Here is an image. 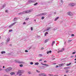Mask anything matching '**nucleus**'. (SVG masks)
<instances>
[{"mask_svg":"<svg viewBox=\"0 0 76 76\" xmlns=\"http://www.w3.org/2000/svg\"><path fill=\"white\" fill-rule=\"evenodd\" d=\"M62 51H64V48H63L62 49Z\"/></svg>","mask_w":76,"mask_h":76,"instance_id":"nucleus-56","label":"nucleus"},{"mask_svg":"<svg viewBox=\"0 0 76 76\" xmlns=\"http://www.w3.org/2000/svg\"><path fill=\"white\" fill-rule=\"evenodd\" d=\"M35 65H38L39 64V63L38 62H37L36 63H35Z\"/></svg>","mask_w":76,"mask_h":76,"instance_id":"nucleus-26","label":"nucleus"},{"mask_svg":"<svg viewBox=\"0 0 76 76\" xmlns=\"http://www.w3.org/2000/svg\"><path fill=\"white\" fill-rule=\"evenodd\" d=\"M29 19V18H26L25 19V20H28V19Z\"/></svg>","mask_w":76,"mask_h":76,"instance_id":"nucleus-29","label":"nucleus"},{"mask_svg":"<svg viewBox=\"0 0 76 76\" xmlns=\"http://www.w3.org/2000/svg\"><path fill=\"white\" fill-rule=\"evenodd\" d=\"M44 50V48L43 47H42L41 48V50Z\"/></svg>","mask_w":76,"mask_h":76,"instance_id":"nucleus-43","label":"nucleus"},{"mask_svg":"<svg viewBox=\"0 0 76 76\" xmlns=\"http://www.w3.org/2000/svg\"><path fill=\"white\" fill-rule=\"evenodd\" d=\"M3 70V69L0 68V71H1V70Z\"/></svg>","mask_w":76,"mask_h":76,"instance_id":"nucleus-57","label":"nucleus"},{"mask_svg":"<svg viewBox=\"0 0 76 76\" xmlns=\"http://www.w3.org/2000/svg\"><path fill=\"white\" fill-rule=\"evenodd\" d=\"M16 23V22H14L13 23H12L11 24L12 25V26H13V25H15Z\"/></svg>","mask_w":76,"mask_h":76,"instance_id":"nucleus-24","label":"nucleus"},{"mask_svg":"<svg viewBox=\"0 0 76 76\" xmlns=\"http://www.w3.org/2000/svg\"><path fill=\"white\" fill-rule=\"evenodd\" d=\"M52 44H55V41H53L52 42Z\"/></svg>","mask_w":76,"mask_h":76,"instance_id":"nucleus-46","label":"nucleus"},{"mask_svg":"<svg viewBox=\"0 0 76 76\" xmlns=\"http://www.w3.org/2000/svg\"><path fill=\"white\" fill-rule=\"evenodd\" d=\"M64 64L63 63L61 64H59V67H61V66H63Z\"/></svg>","mask_w":76,"mask_h":76,"instance_id":"nucleus-12","label":"nucleus"},{"mask_svg":"<svg viewBox=\"0 0 76 76\" xmlns=\"http://www.w3.org/2000/svg\"><path fill=\"white\" fill-rule=\"evenodd\" d=\"M6 4H4L2 7H1V9H3V8H4V7H6Z\"/></svg>","mask_w":76,"mask_h":76,"instance_id":"nucleus-10","label":"nucleus"},{"mask_svg":"<svg viewBox=\"0 0 76 76\" xmlns=\"http://www.w3.org/2000/svg\"><path fill=\"white\" fill-rule=\"evenodd\" d=\"M48 75H49V76H52V75H50V74H48Z\"/></svg>","mask_w":76,"mask_h":76,"instance_id":"nucleus-59","label":"nucleus"},{"mask_svg":"<svg viewBox=\"0 0 76 76\" xmlns=\"http://www.w3.org/2000/svg\"><path fill=\"white\" fill-rule=\"evenodd\" d=\"M12 26H12V24H11L9 26V27L11 28V27H12Z\"/></svg>","mask_w":76,"mask_h":76,"instance_id":"nucleus-32","label":"nucleus"},{"mask_svg":"<svg viewBox=\"0 0 76 76\" xmlns=\"http://www.w3.org/2000/svg\"><path fill=\"white\" fill-rule=\"evenodd\" d=\"M16 23V22H14L13 23H12L11 24L12 25V26H13V25H15Z\"/></svg>","mask_w":76,"mask_h":76,"instance_id":"nucleus-23","label":"nucleus"},{"mask_svg":"<svg viewBox=\"0 0 76 76\" xmlns=\"http://www.w3.org/2000/svg\"><path fill=\"white\" fill-rule=\"evenodd\" d=\"M74 60H75V61H76V58Z\"/></svg>","mask_w":76,"mask_h":76,"instance_id":"nucleus-63","label":"nucleus"},{"mask_svg":"<svg viewBox=\"0 0 76 76\" xmlns=\"http://www.w3.org/2000/svg\"><path fill=\"white\" fill-rule=\"evenodd\" d=\"M46 61H44V62H46Z\"/></svg>","mask_w":76,"mask_h":76,"instance_id":"nucleus-64","label":"nucleus"},{"mask_svg":"<svg viewBox=\"0 0 76 76\" xmlns=\"http://www.w3.org/2000/svg\"><path fill=\"white\" fill-rule=\"evenodd\" d=\"M42 60V59H40L39 61H41Z\"/></svg>","mask_w":76,"mask_h":76,"instance_id":"nucleus-55","label":"nucleus"},{"mask_svg":"<svg viewBox=\"0 0 76 76\" xmlns=\"http://www.w3.org/2000/svg\"><path fill=\"white\" fill-rule=\"evenodd\" d=\"M75 53H76L75 52H73L72 54H75Z\"/></svg>","mask_w":76,"mask_h":76,"instance_id":"nucleus-49","label":"nucleus"},{"mask_svg":"<svg viewBox=\"0 0 76 76\" xmlns=\"http://www.w3.org/2000/svg\"><path fill=\"white\" fill-rule=\"evenodd\" d=\"M19 66H20V67H23V65L22 64L20 65Z\"/></svg>","mask_w":76,"mask_h":76,"instance_id":"nucleus-30","label":"nucleus"},{"mask_svg":"<svg viewBox=\"0 0 76 76\" xmlns=\"http://www.w3.org/2000/svg\"><path fill=\"white\" fill-rule=\"evenodd\" d=\"M56 68H57V67H58V65H56Z\"/></svg>","mask_w":76,"mask_h":76,"instance_id":"nucleus-48","label":"nucleus"},{"mask_svg":"<svg viewBox=\"0 0 76 76\" xmlns=\"http://www.w3.org/2000/svg\"><path fill=\"white\" fill-rule=\"evenodd\" d=\"M75 36V35L73 34H71V37H74Z\"/></svg>","mask_w":76,"mask_h":76,"instance_id":"nucleus-35","label":"nucleus"},{"mask_svg":"<svg viewBox=\"0 0 76 76\" xmlns=\"http://www.w3.org/2000/svg\"><path fill=\"white\" fill-rule=\"evenodd\" d=\"M9 40H10V38H8L7 40V42H9Z\"/></svg>","mask_w":76,"mask_h":76,"instance_id":"nucleus-20","label":"nucleus"},{"mask_svg":"<svg viewBox=\"0 0 76 76\" xmlns=\"http://www.w3.org/2000/svg\"><path fill=\"white\" fill-rule=\"evenodd\" d=\"M10 75H15V73L12 72L10 73Z\"/></svg>","mask_w":76,"mask_h":76,"instance_id":"nucleus-14","label":"nucleus"},{"mask_svg":"<svg viewBox=\"0 0 76 76\" xmlns=\"http://www.w3.org/2000/svg\"><path fill=\"white\" fill-rule=\"evenodd\" d=\"M68 15L69 16H72V12H68L67 13Z\"/></svg>","mask_w":76,"mask_h":76,"instance_id":"nucleus-8","label":"nucleus"},{"mask_svg":"<svg viewBox=\"0 0 76 76\" xmlns=\"http://www.w3.org/2000/svg\"><path fill=\"white\" fill-rule=\"evenodd\" d=\"M72 64V63H70L69 64H67L66 65V66H70V64Z\"/></svg>","mask_w":76,"mask_h":76,"instance_id":"nucleus-27","label":"nucleus"},{"mask_svg":"<svg viewBox=\"0 0 76 76\" xmlns=\"http://www.w3.org/2000/svg\"><path fill=\"white\" fill-rule=\"evenodd\" d=\"M25 52H26V53H28V51L26 50H25Z\"/></svg>","mask_w":76,"mask_h":76,"instance_id":"nucleus-47","label":"nucleus"},{"mask_svg":"<svg viewBox=\"0 0 76 76\" xmlns=\"http://www.w3.org/2000/svg\"><path fill=\"white\" fill-rule=\"evenodd\" d=\"M6 53V52L4 51H2L1 52V54H5Z\"/></svg>","mask_w":76,"mask_h":76,"instance_id":"nucleus-21","label":"nucleus"},{"mask_svg":"<svg viewBox=\"0 0 76 76\" xmlns=\"http://www.w3.org/2000/svg\"><path fill=\"white\" fill-rule=\"evenodd\" d=\"M10 46H12V44H10Z\"/></svg>","mask_w":76,"mask_h":76,"instance_id":"nucleus-60","label":"nucleus"},{"mask_svg":"<svg viewBox=\"0 0 76 76\" xmlns=\"http://www.w3.org/2000/svg\"><path fill=\"white\" fill-rule=\"evenodd\" d=\"M72 41V40H69L68 41V42H70Z\"/></svg>","mask_w":76,"mask_h":76,"instance_id":"nucleus-31","label":"nucleus"},{"mask_svg":"<svg viewBox=\"0 0 76 76\" xmlns=\"http://www.w3.org/2000/svg\"><path fill=\"white\" fill-rule=\"evenodd\" d=\"M18 20V18H15L13 20L14 21H16Z\"/></svg>","mask_w":76,"mask_h":76,"instance_id":"nucleus-18","label":"nucleus"},{"mask_svg":"<svg viewBox=\"0 0 76 76\" xmlns=\"http://www.w3.org/2000/svg\"><path fill=\"white\" fill-rule=\"evenodd\" d=\"M61 3H62L61 4L60 3V5H62V4H63V1L61 0Z\"/></svg>","mask_w":76,"mask_h":76,"instance_id":"nucleus-17","label":"nucleus"},{"mask_svg":"<svg viewBox=\"0 0 76 76\" xmlns=\"http://www.w3.org/2000/svg\"><path fill=\"white\" fill-rule=\"evenodd\" d=\"M47 53L48 54H49V51H48L47 52Z\"/></svg>","mask_w":76,"mask_h":76,"instance_id":"nucleus-53","label":"nucleus"},{"mask_svg":"<svg viewBox=\"0 0 76 76\" xmlns=\"http://www.w3.org/2000/svg\"><path fill=\"white\" fill-rule=\"evenodd\" d=\"M24 72V71L23 70H19L17 73V75L18 76H21L22 73Z\"/></svg>","mask_w":76,"mask_h":76,"instance_id":"nucleus-2","label":"nucleus"},{"mask_svg":"<svg viewBox=\"0 0 76 76\" xmlns=\"http://www.w3.org/2000/svg\"><path fill=\"white\" fill-rule=\"evenodd\" d=\"M31 48H32V47L30 46V47L29 48V50H30V49H31Z\"/></svg>","mask_w":76,"mask_h":76,"instance_id":"nucleus-50","label":"nucleus"},{"mask_svg":"<svg viewBox=\"0 0 76 76\" xmlns=\"http://www.w3.org/2000/svg\"><path fill=\"white\" fill-rule=\"evenodd\" d=\"M42 16V13L39 14L37 15V16Z\"/></svg>","mask_w":76,"mask_h":76,"instance_id":"nucleus-16","label":"nucleus"},{"mask_svg":"<svg viewBox=\"0 0 76 76\" xmlns=\"http://www.w3.org/2000/svg\"><path fill=\"white\" fill-rule=\"evenodd\" d=\"M31 31H33V28H32V27H31Z\"/></svg>","mask_w":76,"mask_h":76,"instance_id":"nucleus-44","label":"nucleus"},{"mask_svg":"<svg viewBox=\"0 0 76 76\" xmlns=\"http://www.w3.org/2000/svg\"><path fill=\"white\" fill-rule=\"evenodd\" d=\"M53 44H53L52 43V46H53Z\"/></svg>","mask_w":76,"mask_h":76,"instance_id":"nucleus-58","label":"nucleus"},{"mask_svg":"<svg viewBox=\"0 0 76 76\" xmlns=\"http://www.w3.org/2000/svg\"><path fill=\"white\" fill-rule=\"evenodd\" d=\"M31 12H32V11H31V10H27V11L23 12H20L18 14V15H23V14H25V13H30Z\"/></svg>","mask_w":76,"mask_h":76,"instance_id":"nucleus-1","label":"nucleus"},{"mask_svg":"<svg viewBox=\"0 0 76 76\" xmlns=\"http://www.w3.org/2000/svg\"><path fill=\"white\" fill-rule=\"evenodd\" d=\"M69 72V70H67L66 71V73H68Z\"/></svg>","mask_w":76,"mask_h":76,"instance_id":"nucleus-39","label":"nucleus"},{"mask_svg":"<svg viewBox=\"0 0 76 76\" xmlns=\"http://www.w3.org/2000/svg\"><path fill=\"white\" fill-rule=\"evenodd\" d=\"M70 57L71 58H73V57H74V56H70Z\"/></svg>","mask_w":76,"mask_h":76,"instance_id":"nucleus-34","label":"nucleus"},{"mask_svg":"<svg viewBox=\"0 0 76 76\" xmlns=\"http://www.w3.org/2000/svg\"><path fill=\"white\" fill-rule=\"evenodd\" d=\"M37 4H38V3H36L34 4V6H36V5H37Z\"/></svg>","mask_w":76,"mask_h":76,"instance_id":"nucleus-33","label":"nucleus"},{"mask_svg":"<svg viewBox=\"0 0 76 76\" xmlns=\"http://www.w3.org/2000/svg\"><path fill=\"white\" fill-rule=\"evenodd\" d=\"M30 64H31V65H32V64H34V63L31 62H30Z\"/></svg>","mask_w":76,"mask_h":76,"instance_id":"nucleus-36","label":"nucleus"},{"mask_svg":"<svg viewBox=\"0 0 76 76\" xmlns=\"http://www.w3.org/2000/svg\"><path fill=\"white\" fill-rule=\"evenodd\" d=\"M36 71H37V72L38 73H40V71H39L38 70H36Z\"/></svg>","mask_w":76,"mask_h":76,"instance_id":"nucleus-38","label":"nucleus"},{"mask_svg":"<svg viewBox=\"0 0 76 76\" xmlns=\"http://www.w3.org/2000/svg\"><path fill=\"white\" fill-rule=\"evenodd\" d=\"M48 32H46L45 33V36H47V34H48Z\"/></svg>","mask_w":76,"mask_h":76,"instance_id":"nucleus-22","label":"nucleus"},{"mask_svg":"<svg viewBox=\"0 0 76 76\" xmlns=\"http://www.w3.org/2000/svg\"><path fill=\"white\" fill-rule=\"evenodd\" d=\"M39 57H41V56H42V55L41 54H40L39 55Z\"/></svg>","mask_w":76,"mask_h":76,"instance_id":"nucleus-37","label":"nucleus"},{"mask_svg":"<svg viewBox=\"0 0 76 76\" xmlns=\"http://www.w3.org/2000/svg\"><path fill=\"white\" fill-rule=\"evenodd\" d=\"M49 40H50V39H46L45 41V43H46V42H48V41H49Z\"/></svg>","mask_w":76,"mask_h":76,"instance_id":"nucleus-13","label":"nucleus"},{"mask_svg":"<svg viewBox=\"0 0 76 76\" xmlns=\"http://www.w3.org/2000/svg\"><path fill=\"white\" fill-rule=\"evenodd\" d=\"M3 68H4V66H3Z\"/></svg>","mask_w":76,"mask_h":76,"instance_id":"nucleus-62","label":"nucleus"},{"mask_svg":"<svg viewBox=\"0 0 76 76\" xmlns=\"http://www.w3.org/2000/svg\"><path fill=\"white\" fill-rule=\"evenodd\" d=\"M47 15V12H45L44 13H42V15Z\"/></svg>","mask_w":76,"mask_h":76,"instance_id":"nucleus-19","label":"nucleus"},{"mask_svg":"<svg viewBox=\"0 0 76 76\" xmlns=\"http://www.w3.org/2000/svg\"><path fill=\"white\" fill-rule=\"evenodd\" d=\"M12 70V68L11 67H10L8 68L7 69H6V72L7 73H8L10 72V71H11Z\"/></svg>","mask_w":76,"mask_h":76,"instance_id":"nucleus-3","label":"nucleus"},{"mask_svg":"<svg viewBox=\"0 0 76 76\" xmlns=\"http://www.w3.org/2000/svg\"><path fill=\"white\" fill-rule=\"evenodd\" d=\"M41 64L42 65H44V66H45L46 67H48L49 66V65H48L47 64H42V63H41Z\"/></svg>","mask_w":76,"mask_h":76,"instance_id":"nucleus-9","label":"nucleus"},{"mask_svg":"<svg viewBox=\"0 0 76 76\" xmlns=\"http://www.w3.org/2000/svg\"><path fill=\"white\" fill-rule=\"evenodd\" d=\"M8 10H7L6 11H5V12H6L7 13H8Z\"/></svg>","mask_w":76,"mask_h":76,"instance_id":"nucleus-41","label":"nucleus"},{"mask_svg":"<svg viewBox=\"0 0 76 76\" xmlns=\"http://www.w3.org/2000/svg\"><path fill=\"white\" fill-rule=\"evenodd\" d=\"M76 4L75 3H71L69 4V6H71V7H73V6H75Z\"/></svg>","mask_w":76,"mask_h":76,"instance_id":"nucleus-6","label":"nucleus"},{"mask_svg":"<svg viewBox=\"0 0 76 76\" xmlns=\"http://www.w3.org/2000/svg\"><path fill=\"white\" fill-rule=\"evenodd\" d=\"M57 29V28H53V31H55V30H56Z\"/></svg>","mask_w":76,"mask_h":76,"instance_id":"nucleus-52","label":"nucleus"},{"mask_svg":"<svg viewBox=\"0 0 76 76\" xmlns=\"http://www.w3.org/2000/svg\"><path fill=\"white\" fill-rule=\"evenodd\" d=\"M50 29H51V27H49V28H48L47 29L45 30V31H49Z\"/></svg>","mask_w":76,"mask_h":76,"instance_id":"nucleus-11","label":"nucleus"},{"mask_svg":"<svg viewBox=\"0 0 76 76\" xmlns=\"http://www.w3.org/2000/svg\"><path fill=\"white\" fill-rule=\"evenodd\" d=\"M49 53H51V50H50L49 51Z\"/></svg>","mask_w":76,"mask_h":76,"instance_id":"nucleus-51","label":"nucleus"},{"mask_svg":"<svg viewBox=\"0 0 76 76\" xmlns=\"http://www.w3.org/2000/svg\"><path fill=\"white\" fill-rule=\"evenodd\" d=\"M44 17H42V19L43 20V19H44Z\"/></svg>","mask_w":76,"mask_h":76,"instance_id":"nucleus-40","label":"nucleus"},{"mask_svg":"<svg viewBox=\"0 0 76 76\" xmlns=\"http://www.w3.org/2000/svg\"><path fill=\"white\" fill-rule=\"evenodd\" d=\"M69 67H66L65 68H64V69H68Z\"/></svg>","mask_w":76,"mask_h":76,"instance_id":"nucleus-28","label":"nucleus"},{"mask_svg":"<svg viewBox=\"0 0 76 76\" xmlns=\"http://www.w3.org/2000/svg\"><path fill=\"white\" fill-rule=\"evenodd\" d=\"M24 24H26V23H25V22H24L23 23V25H24Z\"/></svg>","mask_w":76,"mask_h":76,"instance_id":"nucleus-54","label":"nucleus"},{"mask_svg":"<svg viewBox=\"0 0 76 76\" xmlns=\"http://www.w3.org/2000/svg\"><path fill=\"white\" fill-rule=\"evenodd\" d=\"M39 76H46L47 75L45 74L44 73H41L39 74Z\"/></svg>","mask_w":76,"mask_h":76,"instance_id":"nucleus-7","label":"nucleus"},{"mask_svg":"<svg viewBox=\"0 0 76 76\" xmlns=\"http://www.w3.org/2000/svg\"><path fill=\"white\" fill-rule=\"evenodd\" d=\"M28 74H31V72H28Z\"/></svg>","mask_w":76,"mask_h":76,"instance_id":"nucleus-45","label":"nucleus"},{"mask_svg":"<svg viewBox=\"0 0 76 76\" xmlns=\"http://www.w3.org/2000/svg\"><path fill=\"white\" fill-rule=\"evenodd\" d=\"M36 1L35 0H29L28 1V4H30V3H35Z\"/></svg>","mask_w":76,"mask_h":76,"instance_id":"nucleus-4","label":"nucleus"},{"mask_svg":"<svg viewBox=\"0 0 76 76\" xmlns=\"http://www.w3.org/2000/svg\"><path fill=\"white\" fill-rule=\"evenodd\" d=\"M15 63H18V64H21V63H23V62L22 61H20L17 60H15Z\"/></svg>","mask_w":76,"mask_h":76,"instance_id":"nucleus-5","label":"nucleus"},{"mask_svg":"<svg viewBox=\"0 0 76 76\" xmlns=\"http://www.w3.org/2000/svg\"><path fill=\"white\" fill-rule=\"evenodd\" d=\"M59 19V17H56V18H55V19L54 20V21H56V20H58V19Z\"/></svg>","mask_w":76,"mask_h":76,"instance_id":"nucleus-15","label":"nucleus"},{"mask_svg":"<svg viewBox=\"0 0 76 76\" xmlns=\"http://www.w3.org/2000/svg\"><path fill=\"white\" fill-rule=\"evenodd\" d=\"M13 30H9V32H12V31Z\"/></svg>","mask_w":76,"mask_h":76,"instance_id":"nucleus-42","label":"nucleus"},{"mask_svg":"<svg viewBox=\"0 0 76 76\" xmlns=\"http://www.w3.org/2000/svg\"><path fill=\"white\" fill-rule=\"evenodd\" d=\"M60 52H63V50H61L58 51V53H60Z\"/></svg>","mask_w":76,"mask_h":76,"instance_id":"nucleus-25","label":"nucleus"},{"mask_svg":"<svg viewBox=\"0 0 76 76\" xmlns=\"http://www.w3.org/2000/svg\"><path fill=\"white\" fill-rule=\"evenodd\" d=\"M4 76H8V75H4Z\"/></svg>","mask_w":76,"mask_h":76,"instance_id":"nucleus-61","label":"nucleus"}]
</instances>
